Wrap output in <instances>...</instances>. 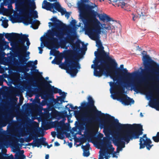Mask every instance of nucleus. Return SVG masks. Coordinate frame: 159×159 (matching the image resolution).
<instances>
[{
  "label": "nucleus",
  "instance_id": "24",
  "mask_svg": "<svg viewBox=\"0 0 159 159\" xmlns=\"http://www.w3.org/2000/svg\"><path fill=\"white\" fill-rule=\"evenodd\" d=\"M59 10H57L58 12H61L62 15H63L65 14V16L68 19L70 16V14L69 12L66 11V10H64L63 8H62L61 5L60 4L59 7Z\"/></svg>",
  "mask_w": 159,
  "mask_h": 159
},
{
  "label": "nucleus",
  "instance_id": "17",
  "mask_svg": "<svg viewBox=\"0 0 159 159\" xmlns=\"http://www.w3.org/2000/svg\"><path fill=\"white\" fill-rule=\"evenodd\" d=\"M60 4L58 2L52 3L48 2L46 0H44L43 1L42 7L43 9L48 11H51L52 9L53 8L56 10H59V7Z\"/></svg>",
  "mask_w": 159,
  "mask_h": 159
},
{
  "label": "nucleus",
  "instance_id": "21",
  "mask_svg": "<svg viewBox=\"0 0 159 159\" xmlns=\"http://www.w3.org/2000/svg\"><path fill=\"white\" fill-rule=\"evenodd\" d=\"M13 7L11 5V21L12 23L16 22L17 20L20 19V15L16 11H15L13 14V16L11 15V14L13 12Z\"/></svg>",
  "mask_w": 159,
  "mask_h": 159
},
{
  "label": "nucleus",
  "instance_id": "3",
  "mask_svg": "<svg viewBox=\"0 0 159 159\" xmlns=\"http://www.w3.org/2000/svg\"><path fill=\"white\" fill-rule=\"evenodd\" d=\"M78 7L80 11L79 18L81 20L85 26L86 34L92 40L96 42V46L98 48L95 51L96 57H101L111 62H114L113 59L109 56V53L104 50L101 41L99 40L101 32L100 22L96 18L97 12L93 10L94 7L80 2Z\"/></svg>",
  "mask_w": 159,
  "mask_h": 159
},
{
  "label": "nucleus",
  "instance_id": "41",
  "mask_svg": "<svg viewBox=\"0 0 159 159\" xmlns=\"http://www.w3.org/2000/svg\"><path fill=\"white\" fill-rule=\"evenodd\" d=\"M54 23L57 21H59V20L57 19L56 17H54L51 18L50 20Z\"/></svg>",
  "mask_w": 159,
  "mask_h": 159
},
{
  "label": "nucleus",
  "instance_id": "11",
  "mask_svg": "<svg viewBox=\"0 0 159 159\" xmlns=\"http://www.w3.org/2000/svg\"><path fill=\"white\" fill-rule=\"evenodd\" d=\"M8 75L7 90V148L10 147V63H7Z\"/></svg>",
  "mask_w": 159,
  "mask_h": 159
},
{
  "label": "nucleus",
  "instance_id": "27",
  "mask_svg": "<svg viewBox=\"0 0 159 159\" xmlns=\"http://www.w3.org/2000/svg\"><path fill=\"white\" fill-rule=\"evenodd\" d=\"M19 151V149L16 146H14V148L12 149V151L14 153H16L15 155V157L16 159H20V154L17 152Z\"/></svg>",
  "mask_w": 159,
  "mask_h": 159
},
{
  "label": "nucleus",
  "instance_id": "16",
  "mask_svg": "<svg viewBox=\"0 0 159 159\" xmlns=\"http://www.w3.org/2000/svg\"><path fill=\"white\" fill-rule=\"evenodd\" d=\"M39 136H35V138L33 142L29 143L26 144L25 145L26 146L32 145L33 148L36 147L39 148L41 145L48 146V143L45 142L46 139L44 137H42L41 139H39L38 137Z\"/></svg>",
  "mask_w": 159,
  "mask_h": 159
},
{
  "label": "nucleus",
  "instance_id": "20",
  "mask_svg": "<svg viewBox=\"0 0 159 159\" xmlns=\"http://www.w3.org/2000/svg\"><path fill=\"white\" fill-rule=\"evenodd\" d=\"M7 3L8 9L5 8L3 6H2L0 8V14L4 15L7 14L10 20V0H7Z\"/></svg>",
  "mask_w": 159,
  "mask_h": 159
},
{
  "label": "nucleus",
  "instance_id": "13",
  "mask_svg": "<svg viewBox=\"0 0 159 159\" xmlns=\"http://www.w3.org/2000/svg\"><path fill=\"white\" fill-rule=\"evenodd\" d=\"M20 21L24 25H27L29 24H31L30 27L34 29H37L39 27V21L35 20H33L32 17L31 16L27 17V16H21L20 17Z\"/></svg>",
  "mask_w": 159,
  "mask_h": 159
},
{
  "label": "nucleus",
  "instance_id": "40",
  "mask_svg": "<svg viewBox=\"0 0 159 159\" xmlns=\"http://www.w3.org/2000/svg\"><path fill=\"white\" fill-rule=\"evenodd\" d=\"M33 63V61H29L26 64V66H25L27 67H30L32 66Z\"/></svg>",
  "mask_w": 159,
  "mask_h": 159
},
{
  "label": "nucleus",
  "instance_id": "51",
  "mask_svg": "<svg viewBox=\"0 0 159 159\" xmlns=\"http://www.w3.org/2000/svg\"><path fill=\"white\" fill-rule=\"evenodd\" d=\"M38 49L39 50V53L40 54H42L43 51L42 48L40 47H38Z\"/></svg>",
  "mask_w": 159,
  "mask_h": 159
},
{
  "label": "nucleus",
  "instance_id": "8",
  "mask_svg": "<svg viewBox=\"0 0 159 159\" xmlns=\"http://www.w3.org/2000/svg\"><path fill=\"white\" fill-rule=\"evenodd\" d=\"M16 10L19 12L22 16L27 17L32 16L34 19L38 18V12L34 11L35 8V3L31 0H15Z\"/></svg>",
  "mask_w": 159,
  "mask_h": 159
},
{
  "label": "nucleus",
  "instance_id": "53",
  "mask_svg": "<svg viewBox=\"0 0 159 159\" xmlns=\"http://www.w3.org/2000/svg\"><path fill=\"white\" fill-rule=\"evenodd\" d=\"M24 69L25 70L26 72L29 71V69L28 68V67L26 66H23Z\"/></svg>",
  "mask_w": 159,
  "mask_h": 159
},
{
  "label": "nucleus",
  "instance_id": "23",
  "mask_svg": "<svg viewBox=\"0 0 159 159\" xmlns=\"http://www.w3.org/2000/svg\"><path fill=\"white\" fill-rule=\"evenodd\" d=\"M99 18L100 20L103 21H110L112 20L111 18H110L106 14H104L103 15L99 16Z\"/></svg>",
  "mask_w": 159,
  "mask_h": 159
},
{
  "label": "nucleus",
  "instance_id": "45",
  "mask_svg": "<svg viewBox=\"0 0 159 159\" xmlns=\"http://www.w3.org/2000/svg\"><path fill=\"white\" fill-rule=\"evenodd\" d=\"M77 23L76 21L75 20H73L71 22V24L73 26H75Z\"/></svg>",
  "mask_w": 159,
  "mask_h": 159
},
{
  "label": "nucleus",
  "instance_id": "1",
  "mask_svg": "<svg viewBox=\"0 0 159 159\" xmlns=\"http://www.w3.org/2000/svg\"><path fill=\"white\" fill-rule=\"evenodd\" d=\"M97 59L93 61L95 66L94 75L96 76L101 77L103 74L108 75L113 79L114 82L109 83L110 86L113 88L117 86L119 89L118 93L121 94L124 93L125 87L118 86L119 80L121 78L125 79L127 81L126 84L128 87L131 86L134 91L136 93H139L142 90L141 84L140 82H132V79L135 72L130 73L128 72L126 69L123 70L119 67H117V64L114 59V62H111L101 57H96Z\"/></svg>",
  "mask_w": 159,
  "mask_h": 159
},
{
  "label": "nucleus",
  "instance_id": "31",
  "mask_svg": "<svg viewBox=\"0 0 159 159\" xmlns=\"http://www.w3.org/2000/svg\"><path fill=\"white\" fill-rule=\"evenodd\" d=\"M90 147V144L89 143H87L85 146L82 145L81 146V148L83 149V151H89Z\"/></svg>",
  "mask_w": 159,
  "mask_h": 159
},
{
  "label": "nucleus",
  "instance_id": "25",
  "mask_svg": "<svg viewBox=\"0 0 159 159\" xmlns=\"http://www.w3.org/2000/svg\"><path fill=\"white\" fill-rule=\"evenodd\" d=\"M63 125H64V123L62 121L59 122L57 120H56L52 123V128L61 127Z\"/></svg>",
  "mask_w": 159,
  "mask_h": 159
},
{
  "label": "nucleus",
  "instance_id": "34",
  "mask_svg": "<svg viewBox=\"0 0 159 159\" xmlns=\"http://www.w3.org/2000/svg\"><path fill=\"white\" fill-rule=\"evenodd\" d=\"M65 98H63L61 96L58 97L57 98V101H60V103H58L59 104H62L63 102H65V101H64V99Z\"/></svg>",
  "mask_w": 159,
  "mask_h": 159
},
{
  "label": "nucleus",
  "instance_id": "63",
  "mask_svg": "<svg viewBox=\"0 0 159 159\" xmlns=\"http://www.w3.org/2000/svg\"><path fill=\"white\" fill-rule=\"evenodd\" d=\"M49 158V155L48 154L46 155L45 157V159H48Z\"/></svg>",
  "mask_w": 159,
  "mask_h": 159
},
{
  "label": "nucleus",
  "instance_id": "4",
  "mask_svg": "<svg viewBox=\"0 0 159 159\" xmlns=\"http://www.w3.org/2000/svg\"><path fill=\"white\" fill-rule=\"evenodd\" d=\"M28 35L11 33V56L14 57H17L19 60L14 58L13 63L15 67L19 72H21V65H24L28 60L29 58H26L28 57L30 52L27 50L29 48L30 45Z\"/></svg>",
  "mask_w": 159,
  "mask_h": 159
},
{
  "label": "nucleus",
  "instance_id": "42",
  "mask_svg": "<svg viewBox=\"0 0 159 159\" xmlns=\"http://www.w3.org/2000/svg\"><path fill=\"white\" fill-rule=\"evenodd\" d=\"M35 136H38V135H34L33 136L34 137L33 138H32V139L27 138V139H25V141L26 142H30L31 140L32 139H33L34 140L35 138Z\"/></svg>",
  "mask_w": 159,
  "mask_h": 159
},
{
  "label": "nucleus",
  "instance_id": "18",
  "mask_svg": "<svg viewBox=\"0 0 159 159\" xmlns=\"http://www.w3.org/2000/svg\"><path fill=\"white\" fill-rule=\"evenodd\" d=\"M117 100L125 105H131V104H133L134 102L133 99L130 98L126 95L120 97L117 99Z\"/></svg>",
  "mask_w": 159,
  "mask_h": 159
},
{
  "label": "nucleus",
  "instance_id": "60",
  "mask_svg": "<svg viewBox=\"0 0 159 159\" xmlns=\"http://www.w3.org/2000/svg\"><path fill=\"white\" fill-rule=\"evenodd\" d=\"M120 68H119L121 70H123L124 68H124V65H121L120 66Z\"/></svg>",
  "mask_w": 159,
  "mask_h": 159
},
{
  "label": "nucleus",
  "instance_id": "58",
  "mask_svg": "<svg viewBox=\"0 0 159 159\" xmlns=\"http://www.w3.org/2000/svg\"><path fill=\"white\" fill-rule=\"evenodd\" d=\"M116 0H109V1L110 2H109L110 3H111L112 2H115L116 3Z\"/></svg>",
  "mask_w": 159,
  "mask_h": 159
},
{
  "label": "nucleus",
  "instance_id": "50",
  "mask_svg": "<svg viewBox=\"0 0 159 159\" xmlns=\"http://www.w3.org/2000/svg\"><path fill=\"white\" fill-rule=\"evenodd\" d=\"M132 15H133V20L134 21H135L136 20V19L137 18L138 16H136L133 13Z\"/></svg>",
  "mask_w": 159,
  "mask_h": 159
},
{
  "label": "nucleus",
  "instance_id": "15",
  "mask_svg": "<svg viewBox=\"0 0 159 159\" xmlns=\"http://www.w3.org/2000/svg\"><path fill=\"white\" fill-rule=\"evenodd\" d=\"M53 25L55 29H57L58 31L55 30H49V32L48 35V37L50 41L49 42H45L44 43V45L45 46H48L49 47L48 48H49V47L48 45V43L51 42V40L49 38L50 35H49L50 31H52L53 30L55 31L58 32L59 33H62L63 34H64L62 31H63L66 28V25L59 20V21H57L54 23H53Z\"/></svg>",
  "mask_w": 159,
  "mask_h": 159
},
{
  "label": "nucleus",
  "instance_id": "61",
  "mask_svg": "<svg viewBox=\"0 0 159 159\" xmlns=\"http://www.w3.org/2000/svg\"><path fill=\"white\" fill-rule=\"evenodd\" d=\"M51 11L54 14V13H57V11H55V10H54L53 9H52V10L51 11Z\"/></svg>",
  "mask_w": 159,
  "mask_h": 159
},
{
  "label": "nucleus",
  "instance_id": "35",
  "mask_svg": "<svg viewBox=\"0 0 159 159\" xmlns=\"http://www.w3.org/2000/svg\"><path fill=\"white\" fill-rule=\"evenodd\" d=\"M57 137L58 139H64L63 134L61 132H58Z\"/></svg>",
  "mask_w": 159,
  "mask_h": 159
},
{
  "label": "nucleus",
  "instance_id": "19",
  "mask_svg": "<svg viewBox=\"0 0 159 159\" xmlns=\"http://www.w3.org/2000/svg\"><path fill=\"white\" fill-rule=\"evenodd\" d=\"M4 33L3 34H0V49L2 51L4 50L7 48L8 49H10L8 42L5 41V39L4 37Z\"/></svg>",
  "mask_w": 159,
  "mask_h": 159
},
{
  "label": "nucleus",
  "instance_id": "64",
  "mask_svg": "<svg viewBox=\"0 0 159 159\" xmlns=\"http://www.w3.org/2000/svg\"><path fill=\"white\" fill-rule=\"evenodd\" d=\"M66 108L67 110L69 111V113H70L71 110L70 109L69 107H67V106H66Z\"/></svg>",
  "mask_w": 159,
  "mask_h": 159
},
{
  "label": "nucleus",
  "instance_id": "12",
  "mask_svg": "<svg viewBox=\"0 0 159 159\" xmlns=\"http://www.w3.org/2000/svg\"><path fill=\"white\" fill-rule=\"evenodd\" d=\"M100 143L105 148L102 150L99 155L98 159H104L105 155L110 154L114 150L115 148L113 147L112 145L109 143L108 139L105 137L103 138V140H101Z\"/></svg>",
  "mask_w": 159,
  "mask_h": 159
},
{
  "label": "nucleus",
  "instance_id": "43",
  "mask_svg": "<svg viewBox=\"0 0 159 159\" xmlns=\"http://www.w3.org/2000/svg\"><path fill=\"white\" fill-rule=\"evenodd\" d=\"M5 36L6 38L8 39V40L10 42V33H6L5 34Z\"/></svg>",
  "mask_w": 159,
  "mask_h": 159
},
{
  "label": "nucleus",
  "instance_id": "56",
  "mask_svg": "<svg viewBox=\"0 0 159 159\" xmlns=\"http://www.w3.org/2000/svg\"><path fill=\"white\" fill-rule=\"evenodd\" d=\"M112 96V98L113 99H117H117L118 98H117L116 97V95H111ZM119 97H118L119 98Z\"/></svg>",
  "mask_w": 159,
  "mask_h": 159
},
{
  "label": "nucleus",
  "instance_id": "37",
  "mask_svg": "<svg viewBox=\"0 0 159 159\" xmlns=\"http://www.w3.org/2000/svg\"><path fill=\"white\" fill-rule=\"evenodd\" d=\"M84 152L83 153V155L84 157H88L89 156L90 154V153L89 151H83Z\"/></svg>",
  "mask_w": 159,
  "mask_h": 159
},
{
  "label": "nucleus",
  "instance_id": "2",
  "mask_svg": "<svg viewBox=\"0 0 159 159\" xmlns=\"http://www.w3.org/2000/svg\"><path fill=\"white\" fill-rule=\"evenodd\" d=\"M88 100V102H83L81 103V106L79 107L82 109L83 113H81L78 111H75V116L77 120L82 121L85 126L89 125L92 122L99 120L100 117L103 116L104 118L101 122L104 125L103 132L106 136L109 134L111 129L126 130L132 127L133 125L130 124H121L114 116L107 114H104L98 110L91 97L89 96Z\"/></svg>",
  "mask_w": 159,
  "mask_h": 159
},
{
  "label": "nucleus",
  "instance_id": "52",
  "mask_svg": "<svg viewBox=\"0 0 159 159\" xmlns=\"http://www.w3.org/2000/svg\"><path fill=\"white\" fill-rule=\"evenodd\" d=\"M25 158V156L24 154H21L20 155V157L19 159H24Z\"/></svg>",
  "mask_w": 159,
  "mask_h": 159
},
{
  "label": "nucleus",
  "instance_id": "33",
  "mask_svg": "<svg viewBox=\"0 0 159 159\" xmlns=\"http://www.w3.org/2000/svg\"><path fill=\"white\" fill-rule=\"evenodd\" d=\"M50 101L47 99L45 100H43L40 103V104L42 106L45 105H48Z\"/></svg>",
  "mask_w": 159,
  "mask_h": 159
},
{
  "label": "nucleus",
  "instance_id": "54",
  "mask_svg": "<svg viewBox=\"0 0 159 159\" xmlns=\"http://www.w3.org/2000/svg\"><path fill=\"white\" fill-rule=\"evenodd\" d=\"M24 139L23 138H20V142L21 143H23L24 141Z\"/></svg>",
  "mask_w": 159,
  "mask_h": 159
},
{
  "label": "nucleus",
  "instance_id": "26",
  "mask_svg": "<svg viewBox=\"0 0 159 159\" xmlns=\"http://www.w3.org/2000/svg\"><path fill=\"white\" fill-rule=\"evenodd\" d=\"M115 4H112L114 6H116L118 7L120 6L122 8H124L126 5V4L123 0H117Z\"/></svg>",
  "mask_w": 159,
  "mask_h": 159
},
{
  "label": "nucleus",
  "instance_id": "7",
  "mask_svg": "<svg viewBox=\"0 0 159 159\" xmlns=\"http://www.w3.org/2000/svg\"><path fill=\"white\" fill-rule=\"evenodd\" d=\"M49 35H50L49 37L51 42L48 43L49 47L48 48L52 49L53 48H55L56 44L58 42V39L60 40L61 43V45H65L66 43H69L72 45L73 49H75L79 51H81L82 52L83 50L85 51L87 50L86 46L85 45L84 43L81 42L83 48L82 49L80 48V43L81 42H76L75 43H74L75 37L74 36L69 35L67 38L64 37V34L62 33H59L58 32L52 31H50Z\"/></svg>",
  "mask_w": 159,
  "mask_h": 159
},
{
  "label": "nucleus",
  "instance_id": "62",
  "mask_svg": "<svg viewBox=\"0 0 159 159\" xmlns=\"http://www.w3.org/2000/svg\"><path fill=\"white\" fill-rule=\"evenodd\" d=\"M33 63H34V65H36L37 64V63H38L37 60H35V61H34V62H33Z\"/></svg>",
  "mask_w": 159,
  "mask_h": 159
},
{
  "label": "nucleus",
  "instance_id": "49",
  "mask_svg": "<svg viewBox=\"0 0 159 159\" xmlns=\"http://www.w3.org/2000/svg\"><path fill=\"white\" fill-rule=\"evenodd\" d=\"M51 135H52V137H55L56 135V132L55 131H52L51 132Z\"/></svg>",
  "mask_w": 159,
  "mask_h": 159
},
{
  "label": "nucleus",
  "instance_id": "28",
  "mask_svg": "<svg viewBox=\"0 0 159 159\" xmlns=\"http://www.w3.org/2000/svg\"><path fill=\"white\" fill-rule=\"evenodd\" d=\"M17 101V98H16L14 100V101L12 100L11 98V108L13 107L14 105H16V106H17L16 103V102ZM12 117L11 116V122L12 121Z\"/></svg>",
  "mask_w": 159,
  "mask_h": 159
},
{
  "label": "nucleus",
  "instance_id": "30",
  "mask_svg": "<svg viewBox=\"0 0 159 159\" xmlns=\"http://www.w3.org/2000/svg\"><path fill=\"white\" fill-rule=\"evenodd\" d=\"M62 59L60 58H57L52 61V64L57 65H60Z\"/></svg>",
  "mask_w": 159,
  "mask_h": 159
},
{
  "label": "nucleus",
  "instance_id": "48",
  "mask_svg": "<svg viewBox=\"0 0 159 159\" xmlns=\"http://www.w3.org/2000/svg\"><path fill=\"white\" fill-rule=\"evenodd\" d=\"M155 101L153 102H152L149 104V106L152 108H155Z\"/></svg>",
  "mask_w": 159,
  "mask_h": 159
},
{
  "label": "nucleus",
  "instance_id": "57",
  "mask_svg": "<svg viewBox=\"0 0 159 159\" xmlns=\"http://www.w3.org/2000/svg\"><path fill=\"white\" fill-rule=\"evenodd\" d=\"M68 105H69V106H70L69 107H70V108H71V109H72L73 110V109L74 108V107L73 106V105L72 104H68L67 105V106Z\"/></svg>",
  "mask_w": 159,
  "mask_h": 159
},
{
  "label": "nucleus",
  "instance_id": "44",
  "mask_svg": "<svg viewBox=\"0 0 159 159\" xmlns=\"http://www.w3.org/2000/svg\"><path fill=\"white\" fill-rule=\"evenodd\" d=\"M4 145L3 141L0 139V149L2 148Z\"/></svg>",
  "mask_w": 159,
  "mask_h": 159
},
{
  "label": "nucleus",
  "instance_id": "22",
  "mask_svg": "<svg viewBox=\"0 0 159 159\" xmlns=\"http://www.w3.org/2000/svg\"><path fill=\"white\" fill-rule=\"evenodd\" d=\"M117 24L116 22H113L112 24H111L110 23H108V24H103L102 25L103 28L105 30H111V32H115V28L116 27L115 25Z\"/></svg>",
  "mask_w": 159,
  "mask_h": 159
},
{
  "label": "nucleus",
  "instance_id": "59",
  "mask_svg": "<svg viewBox=\"0 0 159 159\" xmlns=\"http://www.w3.org/2000/svg\"><path fill=\"white\" fill-rule=\"evenodd\" d=\"M20 152H19V153L20 154V155L23 154L24 153V151L23 150H20L19 151Z\"/></svg>",
  "mask_w": 159,
  "mask_h": 159
},
{
  "label": "nucleus",
  "instance_id": "29",
  "mask_svg": "<svg viewBox=\"0 0 159 159\" xmlns=\"http://www.w3.org/2000/svg\"><path fill=\"white\" fill-rule=\"evenodd\" d=\"M60 115V112L54 109V110L52 111L51 113V116L52 118H56L57 117L59 116Z\"/></svg>",
  "mask_w": 159,
  "mask_h": 159
},
{
  "label": "nucleus",
  "instance_id": "47",
  "mask_svg": "<svg viewBox=\"0 0 159 159\" xmlns=\"http://www.w3.org/2000/svg\"><path fill=\"white\" fill-rule=\"evenodd\" d=\"M0 159H10V156H2Z\"/></svg>",
  "mask_w": 159,
  "mask_h": 159
},
{
  "label": "nucleus",
  "instance_id": "10",
  "mask_svg": "<svg viewBox=\"0 0 159 159\" xmlns=\"http://www.w3.org/2000/svg\"><path fill=\"white\" fill-rule=\"evenodd\" d=\"M41 78L37 79L40 81V85L45 90L44 92L45 94L51 95L54 93H59L60 95H62L61 97L64 98H65L67 94L66 93L62 92L61 89L55 87L50 84H48L42 75H41Z\"/></svg>",
  "mask_w": 159,
  "mask_h": 159
},
{
  "label": "nucleus",
  "instance_id": "5",
  "mask_svg": "<svg viewBox=\"0 0 159 159\" xmlns=\"http://www.w3.org/2000/svg\"><path fill=\"white\" fill-rule=\"evenodd\" d=\"M142 54H145L142 58L145 69L142 70V74L146 79L153 82L150 86L145 85L144 87L150 90L155 89L156 86H159V64L147 54V52L143 51Z\"/></svg>",
  "mask_w": 159,
  "mask_h": 159
},
{
  "label": "nucleus",
  "instance_id": "38",
  "mask_svg": "<svg viewBox=\"0 0 159 159\" xmlns=\"http://www.w3.org/2000/svg\"><path fill=\"white\" fill-rule=\"evenodd\" d=\"M2 25L4 28H7L8 26L7 21V20L3 21L2 22Z\"/></svg>",
  "mask_w": 159,
  "mask_h": 159
},
{
  "label": "nucleus",
  "instance_id": "39",
  "mask_svg": "<svg viewBox=\"0 0 159 159\" xmlns=\"http://www.w3.org/2000/svg\"><path fill=\"white\" fill-rule=\"evenodd\" d=\"M34 103H37L40 104V99L38 97H36L34 101Z\"/></svg>",
  "mask_w": 159,
  "mask_h": 159
},
{
  "label": "nucleus",
  "instance_id": "46",
  "mask_svg": "<svg viewBox=\"0 0 159 159\" xmlns=\"http://www.w3.org/2000/svg\"><path fill=\"white\" fill-rule=\"evenodd\" d=\"M86 139L84 138H82L80 140V144H83L85 142H86Z\"/></svg>",
  "mask_w": 159,
  "mask_h": 159
},
{
  "label": "nucleus",
  "instance_id": "14",
  "mask_svg": "<svg viewBox=\"0 0 159 159\" xmlns=\"http://www.w3.org/2000/svg\"><path fill=\"white\" fill-rule=\"evenodd\" d=\"M139 142L140 149L146 147L148 150H150L153 146L152 144V142L151 139L147 137L146 134H144L142 137H140Z\"/></svg>",
  "mask_w": 159,
  "mask_h": 159
},
{
  "label": "nucleus",
  "instance_id": "32",
  "mask_svg": "<svg viewBox=\"0 0 159 159\" xmlns=\"http://www.w3.org/2000/svg\"><path fill=\"white\" fill-rule=\"evenodd\" d=\"M152 139L155 142H159V132H157L156 136L152 137Z\"/></svg>",
  "mask_w": 159,
  "mask_h": 159
},
{
  "label": "nucleus",
  "instance_id": "36",
  "mask_svg": "<svg viewBox=\"0 0 159 159\" xmlns=\"http://www.w3.org/2000/svg\"><path fill=\"white\" fill-rule=\"evenodd\" d=\"M154 108L156 109L157 110L159 111V100L155 101Z\"/></svg>",
  "mask_w": 159,
  "mask_h": 159
},
{
  "label": "nucleus",
  "instance_id": "9",
  "mask_svg": "<svg viewBox=\"0 0 159 159\" xmlns=\"http://www.w3.org/2000/svg\"><path fill=\"white\" fill-rule=\"evenodd\" d=\"M65 63H62L59 65V67L61 69L66 70L71 75H76L78 72V69L80 68L79 60L72 55L65 57Z\"/></svg>",
  "mask_w": 159,
  "mask_h": 159
},
{
  "label": "nucleus",
  "instance_id": "6",
  "mask_svg": "<svg viewBox=\"0 0 159 159\" xmlns=\"http://www.w3.org/2000/svg\"><path fill=\"white\" fill-rule=\"evenodd\" d=\"M131 127L120 135L113 137V142L117 146L116 152L119 153L122 150L123 148L125 147V143L122 140H124L127 143L131 140L139 138V136L143 134V126L141 124H134Z\"/></svg>",
  "mask_w": 159,
  "mask_h": 159
},
{
  "label": "nucleus",
  "instance_id": "55",
  "mask_svg": "<svg viewBox=\"0 0 159 159\" xmlns=\"http://www.w3.org/2000/svg\"><path fill=\"white\" fill-rule=\"evenodd\" d=\"M60 145V144L57 142H56L54 143V145L55 146H59Z\"/></svg>",
  "mask_w": 159,
  "mask_h": 159
}]
</instances>
